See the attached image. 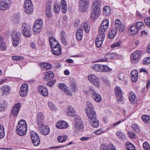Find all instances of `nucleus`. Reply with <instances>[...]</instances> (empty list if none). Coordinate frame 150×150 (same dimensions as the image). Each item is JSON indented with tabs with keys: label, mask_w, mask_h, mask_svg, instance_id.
I'll use <instances>...</instances> for the list:
<instances>
[{
	"label": "nucleus",
	"mask_w": 150,
	"mask_h": 150,
	"mask_svg": "<svg viewBox=\"0 0 150 150\" xmlns=\"http://www.w3.org/2000/svg\"><path fill=\"white\" fill-rule=\"evenodd\" d=\"M92 110L90 111L88 110L86 113L89 119L90 125L94 127H97L99 126V122L97 119V115L95 110Z\"/></svg>",
	"instance_id": "1"
},
{
	"label": "nucleus",
	"mask_w": 150,
	"mask_h": 150,
	"mask_svg": "<svg viewBox=\"0 0 150 150\" xmlns=\"http://www.w3.org/2000/svg\"><path fill=\"white\" fill-rule=\"evenodd\" d=\"M101 2L98 1H95L92 7L91 17L92 19H97L100 15L101 10Z\"/></svg>",
	"instance_id": "2"
},
{
	"label": "nucleus",
	"mask_w": 150,
	"mask_h": 150,
	"mask_svg": "<svg viewBox=\"0 0 150 150\" xmlns=\"http://www.w3.org/2000/svg\"><path fill=\"white\" fill-rule=\"evenodd\" d=\"M53 9L56 13H59L60 10L62 12L66 13L67 11V5L66 1L62 0L59 4L58 3H54L53 4Z\"/></svg>",
	"instance_id": "3"
},
{
	"label": "nucleus",
	"mask_w": 150,
	"mask_h": 150,
	"mask_svg": "<svg viewBox=\"0 0 150 150\" xmlns=\"http://www.w3.org/2000/svg\"><path fill=\"white\" fill-rule=\"evenodd\" d=\"M21 34L19 31H17L15 30H13L11 34V38L12 41V43L14 47L17 46L19 43V38Z\"/></svg>",
	"instance_id": "4"
},
{
	"label": "nucleus",
	"mask_w": 150,
	"mask_h": 150,
	"mask_svg": "<svg viewBox=\"0 0 150 150\" xmlns=\"http://www.w3.org/2000/svg\"><path fill=\"white\" fill-rule=\"evenodd\" d=\"M21 30L23 35L26 37H29L32 34V29L30 25L25 23L23 24Z\"/></svg>",
	"instance_id": "5"
},
{
	"label": "nucleus",
	"mask_w": 150,
	"mask_h": 150,
	"mask_svg": "<svg viewBox=\"0 0 150 150\" xmlns=\"http://www.w3.org/2000/svg\"><path fill=\"white\" fill-rule=\"evenodd\" d=\"M30 135L33 145L35 146H38L40 144V141L38 134L35 132L32 131L30 132Z\"/></svg>",
	"instance_id": "6"
},
{
	"label": "nucleus",
	"mask_w": 150,
	"mask_h": 150,
	"mask_svg": "<svg viewBox=\"0 0 150 150\" xmlns=\"http://www.w3.org/2000/svg\"><path fill=\"white\" fill-rule=\"evenodd\" d=\"M24 10L26 13L31 14L33 11V6L31 0H25L24 3Z\"/></svg>",
	"instance_id": "7"
},
{
	"label": "nucleus",
	"mask_w": 150,
	"mask_h": 150,
	"mask_svg": "<svg viewBox=\"0 0 150 150\" xmlns=\"http://www.w3.org/2000/svg\"><path fill=\"white\" fill-rule=\"evenodd\" d=\"M142 53L141 51H136L131 55V62L133 63H137L138 59L141 57Z\"/></svg>",
	"instance_id": "8"
},
{
	"label": "nucleus",
	"mask_w": 150,
	"mask_h": 150,
	"mask_svg": "<svg viewBox=\"0 0 150 150\" xmlns=\"http://www.w3.org/2000/svg\"><path fill=\"white\" fill-rule=\"evenodd\" d=\"M89 2L88 0H80L79 2V10L83 12L85 11L89 6Z\"/></svg>",
	"instance_id": "9"
},
{
	"label": "nucleus",
	"mask_w": 150,
	"mask_h": 150,
	"mask_svg": "<svg viewBox=\"0 0 150 150\" xmlns=\"http://www.w3.org/2000/svg\"><path fill=\"white\" fill-rule=\"evenodd\" d=\"M109 27V21L107 19H104L103 21L99 28V33H105V32Z\"/></svg>",
	"instance_id": "10"
},
{
	"label": "nucleus",
	"mask_w": 150,
	"mask_h": 150,
	"mask_svg": "<svg viewBox=\"0 0 150 150\" xmlns=\"http://www.w3.org/2000/svg\"><path fill=\"white\" fill-rule=\"evenodd\" d=\"M89 92L91 95L92 98L96 102H100L102 100L101 96L96 93L95 90L92 87L89 88Z\"/></svg>",
	"instance_id": "11"
},
{
	"label": "nucleus",
	"mask_w": 150,
	"mask_h": 150,
	"mask_svg": "<svg viewBox=\"0 0 150 150\" xmlns=\"http://www.w3.org/2000/svg\"><path fill=\"white\" fill-rule=\"evenodd\" d=\"M105 36V33H99V35L95 40V43L96 47H100L101 46L104 40Z\"/></svg>",
	"instance_id": "12"
},
{
	"label": "nucleus",
	"mask_w": 150,
	"mask_h": 150,
	"mask_svg": "<svg viewBox=\"0 0 150 150\" xmlns=\"http://www.w3.org/2000/svg\"><path fill=\"white\" fill-rule=\"evenodd\" d=\"M89 81L92 84L97 87L99 86V80L97 77L93 74H90L88 77Z\"/></svg>",
	"instance_id": "13"
},
{
	"label": "nucleus",
	"mask_w": 150,
	"mask_h": 150,
	"mask_svg": "<svg viewBox=\"0 0 150 150\" xmlns=\"http://www.w3.org/2000/svg\"><path fill=\"white\" fill-rule=\"evenodd\" d=\"M27 129V127L17 125L16 129V132L18 135L22 136L26 134Z\"/></svg>",
	"instance_id": "14"
},
{
	"label": "nucleus",
	"mask_w": 150,
	"mask_h": 150,
	"mask_svg": "<svg viewBox=\"0 0 150 150\" xmlns=\"http://www.w3.org/2000/svg\"><path fill=\"white\" fill-rule=\"evenodd\" d=\"M21 103H18L14 105L11 113V115L13 117H16L21 108Z\"/></svg>",
	"instance_id": "15"
},
{
	"label": "nucleus",
	"mask_w": 150,
	"mask_h": 150,
	"mask_svg": "<svg viewBox=\"0 0 150 150\" xmlns=\"http://www.w3.org/2000/svg\"><path fill=\"white\" fill-rule=\"evenodd\" d=\"M75 120V122L76 127L77 130V132L78 131H82V129L83 127V122L81 121L79 117H75L74 119Z\"/></svg>",
	"instance_id": "16"
},
{
	"label": "nucleus",
	"mask_w": 150,
	"mask_h": 150,
	"mask_svg": "<svg viewBox=\"0 0 150 150\" xmlns=\"http://www.w3.org/2000/svg\"><path fill=\"white\" fill-rule=\"evenodd\" d=\"M115 27L114 28H116L120 32H123L125 29V26L123 24H121V22L120 19H116L115 22Z\"/></svg>",
	"instance_id": "17"
},
{
	"label": "nucleus",
	"mask_w": 150,
	"mask_h": 150,
	"mask_svg": "<svg viewBox=\"0 0 150 150\" xmlns=\"http://www.w3.org/2000/svg\"><path fill=\"white\" fill-rule=\"evenodd\" d=\"M41 134L44 135H47L50 132V129L48 126H45L44 124L38 126Z\"/></svg>",
	"instance_id": "18"
},
{
	"label": "nucleus",
	"mask_w": 150,
	"mask_h": 150,
	"mask_svg": "<svg viewBox=\"0 0 150 150\" xmlns=\"http://www.w3.org/2000/svg\"><path fill=\"white\" fill-rule=\"evenodd\" d=\"M51 50L52 54L55 56L59 55L62 53V49L60 45L52 47Z\"/></svg>",
	"instance_id": "19"
},
{
	"label": "nucleus",
	"mask_w": 150,
	"mask_h": 150,
	"mask_svg": "<svg viewBox=\"0 0 150 150\" xmlns=\"http://www.w3.org/2000/svg\"><path fill=\"white\" fill-rule=\"evenodd\" d=\"M36 118V122L38 126L44 124V117L42 112H40L38 114Z\"/></svg>",
	"instance_id": "20"
},
{
	"label": "nucleus",
	"mask_w": 150,
	"mask_h": 150,
	"mask_svg": "<svg viewBox=\"0 0 150 150\" xmlns=\"http://www.w3.org/2000/svg\"><path fill=\"white\" fill-rule=\"evenodd\" d=\"M100 150H116L115 147L112 144L108 145L102 144L100 147Z\"/></svg>",
	"instance_id": "21"
},
{
	"label": "nucleus",
	"mask_w": 150,
	"mask_h": 150,
	"mask_svg": "<svg viewBox=\"0 0 150 150\" xmlns=\"http://www.w3.org/2000/svg\"><path fill=\"white\" fill-rule=\"evenodd\" d=\"M10 3V1L8 0L1 1L0 3V9L3 11L7 9L9 6Z\"/></svg>",
	"instance_id": "22"
},
{
	"label": "nucleus",
	"mask_w": 150,
	"mask_h": 150,
	"mask_svg": "<svg viewBox=\"0 0 150 150\" xmlns=\"http://www.w3.org/2000/svg\"><path fill=\"white\" fill-rule=\"evenodd\" d=\"M68 126V123L64 121H61L56 124V127L60 129H66Z\"/></svg>",
	"instance_id": "23"
},
{
	"label": "nucleus",
	"mask_w": 150,
	"mask_h": 150,
	"mask_svg": "<svg viewBox=\"0 0 150 150\" xmlns=\"http://www.w3.org/2000/svg\"><path fill=\"white\" fill-rule=\"evenodd\" d=\"M38 91L39 92L42 96H46L48 94V91L47 88L43 86H40L38 87Z\"/></svg>",
	"instance_id": "24"
},
{
	"label": "nucleus",
	"mask_w": 150,
	"mask_h": 150,
	"mask_svg": "<svg viewBox=\"0 0 150 150\" xmlns=\"http://www.w3.org/2000/svg\"><path fill=\"white\" fill-rule=\"evenodd\" d=\"M59 88L61 89L62 91L66 93L68 95H70L71 92L70 91L68 90V88L64 83H59L58 84Z\"/></svg>",
	"instance_id": "25"
},
{
	"label": "nucleus",
	"mask_w": 150,
	"mask_h": 150,
	"mask_svg": "<svg viewBox=\"0 0 150 150\" xmlns=\"http://www.w3.org/2000/svg\"><path fill=\"white\" fill-rule=\"evenodd\" d=\"M49 41L51 46V48L55 46L59 45L60 44L57 40L53 37H50L49 38Z\"/></svg>",
	"instance_id": "26"
},
{
	"label": "nucleus",
	"mask_w": 150,
	"mask_h": 150,
	"mask_svg": "<svg viewBox=\"0 0 150 150\" xmlns=\"http://www.w3.org/2000/svg\"><path fill=\"white\" fill-rule=\"evenodd\" d=\"M69 86L71 91L73 92H75L76 90L77 89L75 81L72 79L70 80Z\"/></svg>",
	"instance_id": "27"
},
{
	"label": "nucleus",
	"mask_w": 150,
	"mask_h": 150,
	"mask_svg": "<svg viewBox=\"0 0 150 150\" xmlns=\"http://www.w3.org/2000/svg\"><path fill=\"white\" fill-rule=\"evenodd\" d=\"M131 75L132 81L135 82L138 78V72L137 71H132L131 72Z\"/></svg>",
	"instance_id": "28"
},
{
	"label": "nucleus",
	"mask_w": 150,
	"mask_h": 150,
	"mask_svg": "<svg viewBox=\"0 0 150 150\" xmlns=\"http://www.w3.org/2000/svg\"><path fill=\"white\" fill-rule=\"evenodd\" d=\"M7 48V45L4 41V38L0 35V49L1 50H4Z\"/></svg>",
	"instance_id": "29"
},
{
	"label": "nucleus",
	"mask_w": 150,
	"mask_h": 150,
	"mask_svg": "<svg viewBox=\"0 0 150 150\" xmlns=\"http://www.w3.org/2000/svg\"><path fill=\"white\" fill-rule=\"evenodd\" d=\"M42 26V25L41 24H38L37 23H35L33 28V30L36 34L39 33L41 31Z\"/></svg>",
	"instance_id": "30"
},
{
	"label": "nucleus",
	"mask_w": 150,
	"mask_h": 150,
	"mask_svg": "<svg viewBox=\"0 0 150 150\" xmlns=\"http://www.w3.org/2000/svg\"><path fill=\"white\" fill-rule=\"evenodd\" d=\"M83 36V29L80 27L77 30L76 33V36L77 40H81Z\"/></svg>",
	"instance_id": "31"
},
{
	"label": "nucleus",
	"mask_w": 150,
	"mask_h": 150,
	"mask_svg": "<svg viewBox=\"0 0 150 150\" xmlns=\"http://www.w3.org/2000/svg\"><path fill=\"white\" fill-rule=\"evenodd\" d=\"M103 12L104 15L108 16L111 13V10L108 6H106L104 7L103 9Z\"/></svg>",
	"instance_id": "32"
},
{
	"label": "nucleus",
	"mask_w": 150,
	"mask_h": 150,
	"mask_svg": "<svg viewBox=\"0 0 150 150\" xmlns=\"http://www.w3.org/2000/svg\"><path fill=\"white\" fill-rule=\"evenodd\" d=\"M54 76V73L51 71H48L44 75V78L47 80L52 79Z\"/></svg>",
	"instance_id": "33"
},
{
	"label": "nucleus",
	"mask_w": 150,
	"mask_h": 150,
	"mask_svg": "<svg viewBox=\"0 0 150 150\" xmlns=\"http://www.w3.org/2000/svg\"><path fill=\"white\" fill-rule=\"evenodd\" d=\"M11 90L10 87L6 85H4L1 88V90L3 92V94L8 93Z\"/></svg>",
	"instance_id": "34"
},
{
	"label": "nucleus",
	"mask_w": 150,
	"mask_h": 150,
	"mask_svg": "<svg viewBox=\"0 0 150 150\" xmlns=\"http://www.w3.org/2000/svg\"><path fill=\"white\" fill-rule=\"evenodd\" d=\"M68 115L71 116H74L75 115V112L73 108L70 106H68Z\"/></svg>",
	"instance_id": "35"
},
{
	"label": "nucleus",
	"mask_w": 150,
	"mask_h": 150,
	"mask_svg": "<svg viewBox=\"0 0 150 150\" xmlns=\"http://www.w3.org/2000/svg\"><path fill=\"white\" fill-rule=\"evenodd\" d=\"M118 30L116 28H114L112 30H111L108 34V38L110 39L113 38L116 35Z\"/></svg>",
	"instance_id": "36"
},
{
	"label": "nucleus",
	"mask_w": 150,
	"mask_h": 150,
	"mask_svg": "<svg viewBox=\"0 0 150 150\" xmlns=\"http://www.w3.org/2000/svg\"><path fill=\"white\" fill-rule=\"evenodd\" d=\"M125 147L127 150H136L134 145L130 142H127L125 144Z\"/></svg>",
	"instance_id": "37"
},
{
	"label": "nucleus",
	"mask_w": 150,
	"mask_h": 150,
	"mask_svg": "<svg viewBox=\"0 0 150 150\" xmlns=\"http://www.w3.org/2000/svg\"><path fill=\"white\" fill-rule=\"evenodd\" d=\"M68 139V136L66 135H64L58 136L57 139L59 142L62 143L65 142Z\"/></svg>",
	"instance_id": "38"
},
{
	"label": "nucleus",
	"mask_w": 150,
	"mask_h": 150,
	"mask_svg": "<svg viewBox=\"0 0 150 150\" xmlns=\"http://www.w3.org/2000/svg\"><path fill=\"white\" fill-rule=\"evenodd\" d=\"M129 100L130 103H134L137 101V97L135 94H133V93H131L129 97Z\"/></svg>",
	"instance_id": "39"
},
{
	"label": "nucleus",
	"mask_w": 150,
	"mask_h": 150,
	"mask_svg": "<svg viewBox=\"0 0 150 150\" xmlns=\"http://www.w3.org/2000/svg\"><path fill=\"white\" fill-rule=\"evenodd\" d=\"M7 107V103L5 100H1L0 104V110H3Z\"/></svg>",
	"instance_id": "40"
},
{
	"label": "nucleus",
	"mask_w": 150,
	"mask_h": 150,
	"mask_svg": "<svg viewBox=\"0 0 150 150\" xmlns=\"http://www.w3.org/2000/svg\"><path fill=\"white\" fill-rule=\"evenodd\" d=\"M143 121L147 124L150 123V116L147 115H144L142 117Z\"/></svg>",
	"instance_id": "41"
},
{
	"label": "nucleus",
	"mask_w": 150,
	"mask_h": 150,
	"mask_svg": "<svg viewBox=\"0 0 150 150\" xmlns=\"http://www.w3.org/2000/svg\"><path fill=\"white\" fill-rule=\"evenodd\" d=\"M86 105L87 106L86 108L85 112L87 111L88 110H89L90 111L92 110H94V109L93 106V104H92L91 102L89 101H87L86 102Z\"/></svg>",
	"instance_id": "42"
},
{
	"label": "nucleus",
	"mask_w": 150,
	"mask_h": 150,
	"mask_svg": "<svg viewBox=\"0 0 150 150\" xmlns=\"http://www.w3.org/2000/svg\"><path fill=\"white\" fill-rule=\"evenodd\" d=\"M115 91L117 97H118L119 95H122V90L120 87L118 86L116 87L115 88Z\"/></svg>",
	"instance_id": "43"
},
{
	"label": "nucleus",
	"mask_w": 150,
	"mask_h": 150,
	"mask_svg": "<svg viewBox=\"0 0 150 150\" xmlns=\"http://www.w3.org/2000/svg\"><path fill=\"white\" fill-rule=\"evenodd\" d=\"M102 65L99 64H95L93 66L92 68L96 71L101 72L102 71L101 70Z\"/></svg>",
	"instance_id": "44"
},
{
	"label": "nucleus",
	"mask_w": 150,
	"mask_h": 150,
	"mask_svg": "<svg viewBox=\"0 0 150 150\" xmlns=\"http://www.w3.org/2000/svg\"><path fill=\"white\" fill-rule=\"evenodd\" d=\"M138 29L135 25L132 26L129 29V30H130L131 33L133 35H134L136 34L138 32Z\"/></svg>",
	"instance_id": "45"
},
{
	"label": "nucleus",
	"mask_w": 150,
	"mask_h": 150,
	"mask_svg": "<svg viewBox=\"0 0 150 150\" xmlns=\"http://www.w3.org/2000/svg\"><path fill=\"white\" fill-rule=\"evenodd\" d=\"M101 68V71L108 72L111 71L112 69L108 67L106 65H102Z\"/></svg>",
	"instance_id": "46"
},
{
	"label": "nucleus",
	"mask_w": 150,
	"mask_h": 150,
	"mask_svg": "<svg viewBox=\"0 0 150 150\" xmlns=\"http://www.w3.org/2000/svg\"><path fill=\"white\" fill-rule=\"evenodd\" d=\"M5 135L4 128L2 125H0V138H3Z\"/></svg>",
	"instance_id": "47"
},
{
	"label": "nucleus",
	"mask_w": 150,
	"mask_h": 150,
	"mask_svg": "<svg viewBox=\"0 0 150 150\" xmlns=\"http://www.w3.org/2000/svg\"><path fill=\"white\" fill-rule=\"evenodd\" d=\"M105 56H108V58H114L117 57V54L115 53H111L109 52L105 54Z\"/></svg>",
	"instance_id": "48"
},
{
	"label": "nucleus",
	"mask_w": 150,
	"mask_h": 150,
	"mask_svg": "<svg viewBox=\"0 0 150 150\" xmlns=\"http://www.w3.org/2000/svg\"><path fill=\"white\" fill-rule=\"evenodd\" d=\"M136 25L138 29H142V28H144V24L142 22L138 21L136 23Z\"/></svg>",
	"instance_id": "49"
},
{
	"label": "nucleus",
	"mask_w": 150,
	"mask_h": 150,
	"mask_svg": "<svg viewBox=\"0 0 150 150\" xmlns=\"http://www.w3.org/2000/svg\"><path fill=\"white\" fill-rule=\"evenodd\" d=\"M81 28H83L84 31L86 33H88L89 31V28L88 27V25L86 23H84L83 25L81 27Z\"/></svg>",
	"instance_id": "50"
},
{
	"label": "nucleus",
	"mask_w": 150,
	"mask_h": 150,
	"mask_svg": "<svg viewBox=\"0 0 150 150\" xmlns=\"http://www.w3.org/2000/svg\"><path fill=\"white\" fill-rule=\"evenodd\" d=\"M28 85L27 84H23L21 85L20 90H23L24 91H28Z\"/></svg>",
	"instance_id": "51"
},
{
	"label": "nucleus",
	"mask_w": 150,
	"mask_h": 150,
	"mask_svg": "<svg viewBox=\"0 0 150 150\" xmlns=\"http://www.w3.org/2000/svg\"><path fill=\"white\" fill-rule=\"evenodd\" d=\"M143 147L144 150H150V146L147 142H144L143 144Z\"/></svg>",
	"instance_id": "52"
},
{
	"label": "nucleus",
	"mask_w": 150,
	"mask_h": 150,
	"mask_svg": "<svg viewBox=\"0 0 150 150\" xmlns=\"http://www.w3.org/2000/svg\"><path fill=\"white\" fill-rule=\"evenodd\" d=\"M50 108L52 110H55L56 106L54 104L51 102H49L47 103Z\"/></svg>",
	"instance_id": "53"
},
{
	"label": "nucleus",
	"mask_w": 150,
	"mask_h": 150,
	"mask_svg": "<svg viewBox=\"0 0 150 150\" xmlns=\"http://www.w3.org/2000/svg\"><path fill=\"white\" fill-rule=\"evenodd\" d=\"M117 136L120 139H123L125 138V135L123 133L120 132L118 131L117 132Z\"/></svg>",
	"instance_id": "54"
},
{
	"label": "nucleus",
	"mask_w": 150,
	"mask_h": 150,
	"mask_svg": "<svg viewBox=\"0 0 150 150\" xmlns=\"http://www.w3.org/2000/svg\"><path fill=\"white\" fill-rule=\"evenodd\" d=\"M126 120V119H122L121 120H120V121H118L116 122L115 123H114L113 125L112 126H111V128H113L114 127H115L116 126H117V125L120 124V123L122 122H123L125 121Z\"/></svg>",
	"instance_id": "55"
},
{
	"label": "nucleus",
	"mask_w": 150,
	"mask_h": 150,
	"mask_svg": "<svg viewBox=\"0 0 150 150\" xmlns=\"http://www.w3.org/2000/svg\"><path fill=\"white\" fill-rule=\"evenodd\" d=\"M18 125H21V126L27 127V125L26 121L23 120H20L18 124Z\"/></svg>",
	"instance_id": "56"
},
{
	"label": "nucleus",
	"mask_w": 150,
	"mask_h": 150,
	"mask_svg": "<svg viewBox=\"0 0 150 150\" xmlns=\"http://www.w3.org/2000/svg\"><path fill=\"white\" fill-rule=\"evenodd\" d=\"M121 41L119 40L118 42L113 43L111 46V47L112 48H114L119 47L121 45Z\"/></svg>",
	"instance_id": "57"
},
{
	"label": "nucleus",
	"mask_w": 150,
	"mask_h": 150,
	"mask_svg": "<svg viewBox=\"0 0 150 150\" xmlns=\"http://www.w3.org/2000/svg\"><path fill=\"white\" fill-rule=\"evenodd\" d=\"M150 14V9L149 11ZM144 22L146 25L148 27H150V17L146 18L144 19Z\"/></svg>",
	"instance_id": "58"
},
{
	"label": "nucleus",
	"mask_w": 150,
	"mask_h": 150,
	"mask_svg": "<svg viewBox=\"0 0 150 150\" xmlns=\"http://www.w3.org/2000/svg\"><path fill=\"white\" fill-rule=\"evenodd\" d=\"M142 63L144 65H147L150 64V57L144 59Z\"/></svg>",
	"instance_id": "59"
},
{
	"label": "nucleus",
	"mask_w": 150,
	"mask_h": 150,
	"mask_svg": "<svg viewBox=\"0 0 150 150\" xmlns=\"http://www.w3.org/2000/svg\"><path fill=\"white\" fill-rule=\"evenodd\" d=\"M131 127L133 129V130L134 131L136 132H138L139 131V129L138 126V125L135 124H132V125Z\"/></svg>",
	"instance_id": "60"
},
{
	"label": "nucleus",
	"mask_w": 150,
	"mask_h": 150,
	"mask_svg": "<svg viewBox=\"0 0 150 150\" xmlns=\"http://www.w3.org/2000/svg\"><path fill=\"white\" fill-rule=\"evenodd\" d=\"M12 59L14 60H19L23 59V57L22 56H13L12 57Z\"/></svg>",
	"instance_id": "61"
},
{
	"label": "nucleus",
	"mask_w": 150,
	"mask_h": 150,
	"mask_svg": "<svg viewBox=\"0 0 150 150\" xmlns=\"http://www.w3.org/2000/svg\"><path fill=\"white\" fill-rule=\"evenodd\" d=\"M27 92L28 91H24L20 90V94L22 97L25 96L27 95Z\"/></svg>",
	"instance_id": "62"
},
{
	"label": "nucleus",
	"mask_w": 150,
	"mask_h": 150,
	"mask_svg": "<svg viewBox=\"0 0 150 150\" xmlns=\"http://www.w3.org/2000/svg\"><path fill=\"white\" fill-rule=\"evenodd\" d=\"M56 81L55 80H53L52 81H50L47 83V85L50 87L52 86L53 84Z\"/></svg>",
	"instance_id": "63"
},
{
	"label": "nucleus",
	"mask_w": 150,
	"mask_h": 150,
	"mask_svg": "<svg viewBox=\"0 0 150 150\" xmlns=\"http://www.w3.org/2000/svg\"><path fill=\"white\" fill-rule=\"evenodd\" d=\"M103 132V130L102 128H100L94 132V134H96L99 135L101 134Z\"/></svg>",
	"instance_id": "64"
}]
</instances>
